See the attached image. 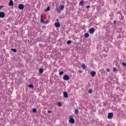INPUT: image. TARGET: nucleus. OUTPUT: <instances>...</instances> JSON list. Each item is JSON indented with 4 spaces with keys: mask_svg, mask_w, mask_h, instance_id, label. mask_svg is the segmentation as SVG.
<instances>
[{
    "mask_svg": "<svg viewBox=\"0 0 126 126\" xmlns=\"http://www.w3.org/2000/svg\"><path fill=\"white\" fill-rule=\"evenodd\" d=\"M69 118L70 119L69 120V123L71 124H74V123H75V120H74V119H73V117H72V116H70Z\"/></svg>",
    "mask_w": 126,
    "mask_h": 126,
    "instance_id": "obj_1",
    "label": "nucleus"
},
{
    "mask_svg": "<svg viewBox=\"0 0 126 126\" xmlns=\"http://www.w3.org/2000/svg\"><path fill=\"white\" fill-rule=\"evenodd\" d=\"M63 80H69V76L68 75H64L63 76Z\"/></svg>",
    "mask_w": 126,
    "mask_h": 126,
    "instance_id": "obj_2",
    "label": "nucleus"
},
{
    "mask_svg": "<svg viewBox=\"0 0 126 126\" xmlns=\"http://www.w3.org/2000/svg\"><path fill=\"white\" fill-rule=\"evenodd\" d=\"M89 32L90 34H93L95 32V29L93 28H92L89 29Z\"/></svg>",
    "mask_w": 126,
    "mask_h": 126,
    "instance_id": "obj_3",
    "label": "nucleus"
},
{
    "mask_svg": "<svg viewBox=\"0 0 126 126\" xmlns=\"http://www.w3.org/2000/svg\"><path fill=\"white\" fill-rule=\"evenodd\" d=\"M113 117H114V114L113 113H109L108 115V119H113Z\"/></svg>",
    "mask_w": 126,
    "mask_h": 126,
    "instance_id": "obj_4",
    "label": "nucleus"
},
{
    "mask_svg": "<svg viewBox=\"0 0 126 126\" xmlns=\"http://www.w3.org/2000/svg\"><path fill=\"white\" fill-rule=\"evenodd\" d=\"M18 8H19V9H20L21 10H22L24 8V5H23V4H19Z\"/></svg>",
    "mask_w": 126,
    "mask_h": 126,
    "instance_id": "obj_5",
    "label": "nucleus"
},
{
    "mask_svg": "<svg viewBox=\"0 0 126 126\" xmlns=\"http://www.w3.org/2000/svg\"><path fill=\"white\" fill-rule=\"evenodd\" d=\"M5 16V14L3 12H0V18H3Z\"/></svg>",
    "mask_w": 126,
    "mask_h": 126,
    "instance_id": "obj_6",
    "label": "nucleus"
},
{
    "mask_svg": "<svg viewBox=\"0 0 126 126\" xmlns=\"http://www.w3.org/2000/svg\"><path fill=\"white\" fill-rule=\"evenodd\" d=\"M63 96L64 98H68V94L66 92H64L63 93Z\"/></svg>",
    "mask_w": 126,
    "mask_h": 126,
    "instance_id": "obj_7",
    "label": "nucleus"
},
{
    "mask_svg": "<svg viewBox=\"0 0 126 126\" xmlns=\"http://www.w3.org/2000/svg\"><path fill=\"white\" fill-rule=\"evenodd\" d=\"M91 74L92 76H93V77H94V76H95V75H96V72H95L94 71H91Z\"/></svg>",
    "mask_w": 126,
    "mask_h": 126,
    "instance_id": "obj_8",
    "label": "nucleus"
},
{
    "mask_svg": "<svg viewBox=\"0 0 126 126\" xmlns=\"http://www.w3.org/2000/svg\"><path fill=\"white\" fill-rule=\"evenodd\" d=\"M14 4V3H13V1L11 0L8 4V5H9V6H12Z\"/></svg>",
    "mask_w": 126,
    "mask_h": 126,
    "instance_id": "obj_9",
    "label": "nucleus"
},
{
    "mask_svg": "<svg viewBox=\"0 0 126 126\" xmlns=\"http://www.w3.org/2000/svg\"><path fill=\"white\" fill-rule=\"evenodd\" d=\"M55 27H60V26H61V24H60L59 22H57L55 23Z\"/></svg>",
    "mask_w": 126,
    "mask_h": 126,
    "instance_id": "obj_10",
    "label": "nucleus"
},
{
    "mask_svg": "<svg viewBox=\"0 0 126 126\" xmlns=\"http://www.w3.org/2000/svg\"><path fill=\"white\" fill-rule=\"evenodd\" d=\"M56 11H57L58 13H61V12H62V10L59 8H56Z\"/></svg>",
    "mask_w": 126,
    "mask_h": 126,
    "instance_id": "obj_11",
    "label": "nucleus"
},
{
    "mask_svg": "<svg viewBox=\"0 0 126 126\" xmlns=\"http://www.w3.org/2000/svg\"><path fill=\"white\" fill-rule=\"evenodd\" d=\"M64 8V5H61L60 6V9H61V10H63V9Z\"/></svg>",
    "mask_w": 126,
    "mask_h": 126,
    "instance_id": "obj_12",
    "label": "nucleus"
},
{
    "mask_svg": "<svg viewBox=\"0 0 126 126\" xmlns=\"http://www.w3.org/2000/svg\"><path fill=\"white\" fill-rule=\"evenodd\" d=\"M78 113H79V110H78V109H75V112H74L75 115L78 114Z\"/></svg>",
    "mask_w": 126,
    "mask_h": 126,
    "instance_id": "obj_13",
    "label": "nucleus"
},
{
    "mask_svg": "<svg viewBox=\"0 0 126 126\" xmlns=\"http://www.w3.org/2000/svg\"><path fill=\"white\" fill-rule=\"evenodd\" d=\"M39 73H43V72H44V69H43L42 68H39Z\"/></svg>",
    "mask_w": 126,
    "mask_h": 126,
    "instance_id": "obj_14",
    "label": "nucleus"
},
{
    "mask_svg": "<svg viewBox=\"0 0 126 126\" xmlns=\"http://www.w3.org/2000/svg\"><path fill=\"white\" fill-rule=\"evenodd\" d=\"M84 36H85V38H88L89 37V33L87 32L85 33Z\"/></svg>",
    "mask_w": 126,
    "mask_h": 126,
    "instance_id": "obj_15",
    "label": "nucleus"
},
{
    "mask_svg": "<svg viewBox=\"0 0 126 126\" xmlns=\"http://www.w3.org/2000/svg\"><path fill=\"white\" fill-rule=\"evenodd\" d=\"M82 67L83 69H85V68H86V66H85V64L82 63Z\"/></svg>",
    "mask_w": 126,
    "mask_h": 126,
    "instance_id": "obj_16",
    "label": "nucleus"
},
{
    "mask_svg": "<svg viewBox=\"0 0 126 126\" xmlns=\"http://www.w3.org/2000/svg\"><path fill=\"white\" fill-rule=\"evenodd\" d=\"M50 9H51V8L50 6H48L46 9H45V11H49Z\"/></svg>",
    "mask_w": 126,
    "mask_h": 126,
    "instance_id": "obj_17",
    "label": "nucleus"
},
{
    "mask_svg": "<svg viewBox=\"0 0 126 126\" xmlns=\"http://www.w3.org/2000/svg\"><path fill=\"white\" fill-rule=\"evenodd\" d=\"M57 105L59 106V107H62V102L59 101L57 103Z\"/></svg>",
    "mask_w": 126,
    "mask_h": 126,
    "instance_id": "obj_18",
    "label": "nucleus"
},
{
    "mask_svg": "<svg viewBox=\"0 0 126 126\" xmlns=\"http://www.w3.org/2000/svg\"><path fill=\"white\" fill-rule=\"evenodd\" d=\"M93 90H92V89H90L88 91V93H89L90 94H91L92 93H93Z\"/></svg>",
    "mask_w": 126,
    "mask_h": 126,
    "instance_id": "obj_19",
    "label": "nucleus"
},
{
    "mask_svg": "<svg viewBox=\"0 0 126 126\" xmlns=\"http://www.w3.org/2000/svg\"><path fill=\"white\" fill-rule=\"evenodd\" d=\"M83 3H84V1L82 0V1H81L80 2L79 4H80V5H83Z\"/></svg>",
    "mask_w": 126,
    "mask_h": 126,
    "instance_id": "obj_20",
    "label": "nucleus"
},
{
    "mask_svg": "<svg viewBox=\"0 0 126 126\" xmlns=\"http://www.w3.org/2000/svg\"><path fill=\"white\" fill-rule=\"evenodd\" d=\"M29 87L30 88H34V86L33 85V84H30V85H29Z\"/></svg>",
    "mask_w": 126,
    "mask_h": 126,
    "instance_id": "obj_21",
    "label": "nucleus"
},
{
    "mask_svg": "<svg viewBox=\"0 0 126 126\" xmlns=\"http://www.w3.org/2000/svg\"><path fill=\"white\" fill-rule=\"evenodd\" d=\"M32 112L33 113H36V112H37V109H36V108H33Z\"/></svg>",
    "mask_w": 126,
    "mask_h": 126,
    "instance_id": "obj_22",
    "label": "nucleus"
},
{
    "mask_svg": "<svg viewBox=\"0 0 126 126\" xmlns=\"http://www.w3.org/2000/svg\"><path fill=\"white\" fill-rule=\"evenodd\" d=\"M67 45H69V44H71V41H70V40H68V41H67Z\"/></svg>",
    "mask_w": 126,
    "mask_h": 126,
    "instance_id": "obj_23",
    "label": "nucleus"
},
{
    "mask_svg": "<svg viewBox=\"0 0 126 126\" xmlns=\"http://www.w3.org/2000/svg\"><path fill=\"white\" fill-rule=\"evenodd\" d=\"M11 50V51L14 52V53H16V49H12Z\"/></svg>",
    "mask_w": 126,
    "mask_h": 126,
    "instance_id": "obj_24",
    "label": "nucleus"
},
{
    "mask_svg": "<svg viewBox=\"0 0 126 126\" xmlns=\"http://www.w3.org/2000/svg\"><path fill=\"white\" fill-rule=\"evenodd\" d=\"M115 71H117V68L113 67V72H115Z\"/></svg>",
    "mask_w": 126,
    "mask_h": 126,
    "instance_id": "obj_25",
    "label": "nucleus"
},
{
    "mask_svg": "<svg viewBox=\"0 0 126 126\" xmlns=\"http://www.w3.org/2000/svg\"><path fill=\"white\" fill-rule=\"evenodd\" d=\"M63 74V71H61L60 73H59V75H62Z\"/></svg>",
    "mask_w": 126,
    "mask_h": 126,
    "instance_id": "obj_26",
    "label": "nucleus"
},
{
    "mask_svg": "<svg viewBox=\"0 0 126 126\" xmlns=\"http://www.w3.org/2000/svg\"><path fill=\"white\" fill-rule=\"evenodd\" d=\"M122 64L124 66H126V62L123 63Z\"/></svg>",
    "mask_w": 126,
    "mask_h": 126,
    "instance_id": "obj_27",
    "label": "nucleus"
},
{
    "mask_svg": "<svg viewBox=\"0 0 126 126\" xmlns=\"http://www.w3.org/2000/svg\"><path fill=\"white\" fill-rule=\"evenodd\" d=\"M40 17H41V19H43V18H44V16L43 15V14H42L41 15Z\"/></svg>",
    "mask_w": 126,
    "mask_h": 126,
    "instance_id": "obj_28",
    "label": "nucleus"
},
{
    "mask_svg": "<svg viewBox=\"0 0 126 126\" xmlns=\"http://www.w3.org/2000/svg\"><path fill=\"white\" fill-rule=\"evenodd\" d=\"M106 71H107V72H110V69H109V68H107V69H106Z\"/></svg>",
    "mask_w": 126,
    "mask_h": 126,
    "instance_id": "obj_29",
    "label": "nucleus"
},
{
    "mask_svg": "<svg viewBox=\"0 0 126 126\" xmlns=\"http://www.w3.org/2000/svg\"><path fill=\"white\" fill-rule=\"evenodd\" d=\"M40 21L43 23V22H44V20H43V19H40Z\"/></svg>",
    "mask_w": 126,
    "mask_h": 126,
    "instance_id": "obj_30",
    "label": "nucleus"
},
{
    "mask_svg": "<svg viewBox=\"0 0 126 126\" xmlns=\"http://www.w3.org/2000/svg\"><path fill=\"white\" fill-rule=\"evenodd\" d=\"M86 7L87 8H90V5H87Z\"/></svg>",
    "mask_w": 126,
    "mask_h": 126,
    "instance_id": "obj_31",
    "label": "nucleus"
},
{
    "mask_svg": "<svg viewBox=\"0 0 126 126\" xmlns=\"http://www.w3.org/2000/svg\"><path fill=\"white\" fill-rule=\"evenodd\" d=\"M47 113H48L49 114H50V113H52L51 111H48Z\"/></svg>",
    "mask_w": 126,
    "mask_h": 126,
    "instance_id": "obj_32",
    "label": "nucleus"
},
{
    "mask_svg": "<svg viewBox=\"0 0 126 126\" xmlns=\"http://www.w3.org/2000/svg\"><path fill=\"white\" fill-rule=\"evenodd\" d=\"M44 23H45L46 24H47V23H48V21H46L44 22Z\"/></svg>",
    "mask_w": 126,
    "mask_h": 126,
    "instance_id": "obj_33",
    "label": "nucleus"
},
{
    "mask_svg": "<svg viewBox=\"0 0 126 126\" xmlns=\"http://www.w3.org/2000/svg\"><path fill=\"white\" fill-rule=\"evenodd\" d=\"M2 7H3V6H0V9H1V8H2Z\"/></svg>",
    "mask_w": 126,
    "mask_h": 126,
    "instance_id": "obj_34",
    "label": "nucleus"
},
{
    "mask_svg": "<svg viewBox=\"0 0 126 126\" xmlns=\"http://www.w3.org/2000/svg\"><path fill=\"white\" fill-rule=\"evenodd\" d=\"M56 21H57V22H59V19H57Z\"/></svg>",
    "mask_w": 126,
    "mask_h": 126,
    "instance_id": "obj_35",
    "label": "nucleus"
},
{
    "mask_svg": "<svg viewBox=\"0 0 126 126\" xmlns=\"http://www.w3.org/2000/svg\"><path fill=\"white\" fill-rule=\"evenodd\" d=\"M116 22H117V21H114V24H116Z\"/></svg>",
    "mask_w": 126,
    "mask_h": 126,
    "instance_id": "obj_36",
    "label": "nucleus"
}]
</instances>
